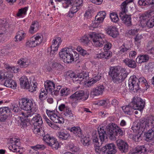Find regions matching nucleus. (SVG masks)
I'll use <instances>...</instances> for the list:
<instances>
[{
    "instance_id": "42",
    "label": "nucleus",
    "mask_w": 154,
    "mask_h": 154,
    "mask_svg": "<svg viewBox=\"0 0 154 154\" xmlns=\"http://www.w3.org/2000/svg\"><path fill=\"white\" fill-rule=\"evenodd\" d=\"M101 22H99V21L97 20V19H95L94 21H93L92 23L90 25L89 28L90 29L93 30L95 28L100 27V23Z\"/></svg>"
},
{
    "instance_id": "36",
    "label": "nucleus",
    "mask_w": 154,
    "mask_h": 154,
    "mask_svg": "<svg viewBox=\"0 0 154 154\" xmlns=\"http://www.w3.org/2000/svg\"><path fill=\"white\" fill-rule=\"evenodd\" d=\"M106 14L104 11H101L97 13L95 17V19L99 22L102 23L106 17Z\"/></svg>"
},
{
    "instance_id": "14",
    "label": "nucleus",
    "mask_w": 154,
    "mask_h": 154,
    "mask_svg": "<svg viewBox=\"0 0 154 154\" xmlns=\"http://www.w3.org/2000/svg\"><path fill=\"white\" fill-rule=\"evenodd\" d=\"M61 42L62 41L60 37L54 39L52 41V44L51 48L48 49V54L51 56L55 54L57 52L58 48Z\"/></svg>"
},
{
    "instance_id": "23",
    "label": "nucleus",
    "mask_w": 154,
    "mask_h": 154,
    "mask_svg": "<svg viewBox=\"0 0 154 154\" xmlns=\"http://www.w3.org/2000/svg\"><path fill=\"white\" fill-rule=\"evenodd\" d=\"M43 140L48 144H59V143L56 138L50 136L48 134L44 135Z\"/></svg>"
},
{
    "instance_id": "56",
    "label": "nucleus",
    "mask_w": 154,
    "mask_h": 154,
    "mask_svg": "<svg viewBox=\"0 0 154 154\" xmlns=\"http://www.w3.org/2000/svg\"><path fill=\"white\" fill-rule=\"evenodd\" d=\"M139 29L137 28L131 29L129 30L127 32L128 34L131 35H134L138 32Z\"/></svg>"
},
{
    "instance_id": "48",
    "label": "nucleus",
    "mask_w": 154,
    "mask_h": 154,
    "mask_svg": "<svg viewBox=\"0 0 154 154\" xmlns=\"http://www.w3.org/2000/svg\"><path fill=\"white\" fill-rule=\"evenodd\" d=\"M76 50L80 54L83 56H87L89 54L86 51L83 49L82 47L80 46L77 47L76 49Z\"/></svg>"
},
{
    "instance_id": "29",
    "label": "nucleus",
    "mask_w": 154,
    "mask_h": 154,
    "mask_svg": "<svg viewBox=\"0 0 154 154\" xmlns=\"http://www.w3.org/2000/svg\"><path fill=\"white\" fill-rule=\"evenodd\" d=\"M32 121L34 126L41 125L43 123L42 117L39 114L35 115L32 119Z\"/></svg>"
},
{
    "instance_id": "27",
    "label": "nucleus",
    "mask_w": 154,
    "mask_h": 154,
    "mask_svg": "<svg viewBox=\"0 0 154 154\" xmlns=\"http://www.w3.org/2000/svg\"><path fill=\"white\" fill-rule=\"evenodd\" d=\"M28 117L22 115L20 114V123L19 126L21 128L24 129L27 126V125L29 123V119H27Z\"/></svg>"
},
{
    "instance_id": "12",
    "label": "nucleus",
    "mask_w": 154,
    "mask_h": 154,
    "mask_svg": "<svg viewBox=\"0 0 154 154\" xmlns=\"http://www.w3.org/2000/svg\"><path fill=\"white\" fill-rule=\"evenodd\" d=\"M89 36L93 40L94 45L99 47L103 45L104 43L103 38L105 37L104 34L93 32L90 34Z\"/></svg>"
},
{
    "instance_id": "2",
    "label": "nucleus",
    "mask_w": 154,
    "mask_h": 154,
    "mask_svg": "<svg viewBox=\"0 0 154 154\" xmlns=\"http://www.w3.org/2000/svg\"><path fill=\"white\" fill-rule=\"evenodd\" d=\"M109 74L113 82L118 83L121 82L126 78L128 73L125 68L117 66L111 67Z\"/></svg>"
},
{
    "instance_id": "24",
    "label": "nucleus",
    "mask_w": 154,
    "mask_h": 154,
    "mask_svg": "<svg viewBox=\"0 0 154 154\" xmlns=\"http://www.w3.org/2000/svg\"><path fill=\"white\" fill-rule=\"evenodd\" d=\"M101 76L100 74H97L96 76H94L90 80L87 81L88 79L85 80L83 85L85 87H89L99 81L100 79Z\"/></svg>"
},
{
    "instance_id": "3",
    "label": "nucleus",
    "mask_w": 154,
    "mask_h": 154,
    "mask_svg": "<svg viewBox=\"0 0 154 154\" xmlns=\"http://www.w3.org/2000/svg\"><path fill=\"white\" fill-rule=\"evenodd\" d=\"M59 55L64 62L67 63L73 62L75 58L78 59L79 56L78 53L74 51L72 47L62 49L59 52Z\"/></svg>"
},
{
    "instance_id": "55",
    "label": "nucleus",
    "mask_w": 154,
    "mask_h": 154,
    "mask_svg": "<svg viewBox=\"0 0 154 154\" xmlns=\"http://www.w3.org/2000/svg\"><path fill=\"white\" fill-rule=\"evenodd\" d=\"M63 112L64 115L67 117L71 118L73 116V114L72 113L71 109L68 107Z\"/></svg>"
},
{
    "instance_id": "57",
    "label": "nucleus",
    "mask_w": 154,
    "mask_h": 154,
    "mask_svg": "<svg viewBox=\"0 0 154 154\" xmlns=\"http://www.w3.org/2000/svg\"><path fill=\"white\" fill-rule=\"evenodd\" d=\"M8 141L10 143L15 144L19 143L20 142V140L17 137H13L10 138Z\"/></svg>"
},
{
    "instance_id": "6",
    "label": "nucleus",
    "mask_w": 154,
    "mask_h": 154,
    "mask_svg": "<svg viewBox=\"0 0 154 154\" xmlns=\"http://www.w3.org/2000/svg\"><path fill=\"white\" fill-rule=\"evenodd\" d=\"M55 2H61L62 7L64 8H67L70 5L71 7L68 12L65 14V16L67 17L72 18L80 8L81 6L73 3V0H55Z\"/></svg>"
},
{
    "instance_id": "39",
    "label": "nucleus",
    "mask_w": 154,
    "mask_h": 154,
    "mask_svg": "<svg viewBox=\"0 0 154 154\" xmlns=\"http://www.w3.org/2000/svg\"><path fill=\"white\" fill-rule=\"evenodd\" d=\"M57 134L59 138L63 140L67 139L70 136L69 133L66 131H59Z\"/></svg>"
},
{
    "instance_id": "61",
    "label": "nucleus",
    "mask_w": 154,
    "mask_h": 154,
    "mask_svg": "<svg viewBox=\"0 0 154 154\" xmlns=\"http://www.w3.org/2000/svg\"><path fill=\"white\" fill-rule=\"evenodd\" d=\"M48 125L50 127H51L54 129L59 130L60 129V127L59 125L52 123L51 121Z\"/></svg>"
},
{
    "instance_id": "43",
    "label": "nucleus",
    "mask_w": 154,
    "mask_h": 154,
    "mask_svg": "<svg viewBox=\"0 0 154 154\" xmlns=\"http://www.w3.org/2000/svg\"><path fill=\"white\" fill-rule=\"evenodd\" d=\"M61 89L60 94L61 96H67L70 93V89L67 88L65 87Z\"/></svg>"
},
{
    "instance_id": "21",
    "label": "nucleus",
    "mask_w": 154,
    "mask_h": 154,
    "mask_svg": "<svg viewBox=\"0 0 154 154\" xmlns=\"http://www.w3.org/2000/svg\"><path fill=\"white\" fill-rule=\"evenodd\" d=\"M76 77L74 82L81 84H83L85 81L88 79L89 78L88 73L87 72L78 74Z\"/></svg>"
},
{
    "instance_id": "46",
    "label": "nucleus",
    "mask_w": 154,
    "mask_h": 154,
    "mask_svg": "<svg viewBox=\"0 0 154 154\" xmlns=\"http://www.w3.org/2000/svg\"><path fill=\"white\" fill-rule=\"evenodd\" d=\"M108 154H114L116 152L114 145H106Z\"/></svg>"
},
{
    "instance_id": "58",
    "label": "nucleus",
    "mask_w": 154,
    "mask_h": 154,
    "mask_svg": "<svg viewBox=\"0 0 154 154\" xmlns=\"http://www.w3.org/2000/svg\"><path fill=\"white\" fill-rule=\"evenodd\" d=\"M31 148L35 150H44L45 147L44 146V145H36L35 146H32Z\"/></svg>"
},
{
    "instance_id": "31",
    "label": "nucleus",
    "mask_w": 154,
    "mask_h": 154,
    "mask_svg": "<svg viewBox=\"0 0 154 154\" xmlns=\"http://www.w3.org/2000/svg\"><path fill=\"white\" fill-rule=\"evenodd\" d=\"M32 38V40H34L38 45L40 44L42 42L43 40L42 34L40 33H38L34 35Z\"/></svg>"
},
{
    "instance_id": "38",
    "label": "nucleus",
    "mask_w": 154,
    "mask_h": 154,
    "mask_svg": "<svg viewBox=\"0 0 154 154\" xmlns=\"http://www.w3.org/2000/svg\"><path fill=\"white\" fill-rule=\"evenodd\" d=\"M146 141H148L154 138V130L151 129L149 130L144 134Z\"/></svg>"
},
{
    "instance_id": "53",
    "label": "nucleus",
    "mask_w": 154,
    "mask_h": 154,
    "mask_svg": "<svg viewBox=\"0 0 154 154\" xmlns=\"http://www.w3.org/2000/svg\"><path fill=\"white\" fill-rule=\"evenodd\" d=\"M10 150L14 152H20L19 146L17 145H10L8 147Z\"/></svg>"
},
{
    "instance_id": "11",
    "label": "nucleus",
    "mask_w": 154,
    "mask_h": 154,
    "mask_svg": "<svg viewBox=\"0 0 154 154\" xmlns=\"http://www.w3.org/2000/svg\"><path fill=\"white\" fill-rule=\"evenodd\" d=\"M44 86L45 90L48 93H51L53 96H57L59 94V91L61 88V85H56L55 87L54 82L49 80L45 82Z\"/></svg>"
},
{
    "instance_id": "50",
    "label": "nucleus",
    "mask_w": 154,
    "mask_h": 154,
    "mask_svg": "<svg viewBox=\"0 0 154 154\" xmlns=\"http://www.w3.org/2000/svg\"><path fill=\"white\" fill-rule=\"evenodd\" d=\"M47 92L44 89L41 90L39 95V98L41 100H44L47 97Z\"/></svg>"
},
{
    "instance_id": "4",
    "label": "nucleus",
    "mask_w": 154,
    "mask_h": 154,
    "mask_svg": "<svg viewBox=\"0 0 154 154\" xmlns=\"http://www.w3.org/2000/svg\"><path fill=\"white\" fill-rule=\"evenodd\" d=\"M144 105L143 100L139 97L134 98L132 100L130 106H123L122 109L124 112L127 114H131L132 109L138 110L140 111L143 110Z\"/></svg>"
},
{
    "instance_id": "40",
    "label": "nucleus",
    "mask_w": 154,
    "mask_h": 154,
    "mask_svg": "<svg viewBox=\"0 0 154 154\" xmlns=\"http://www.w3.org/2000/svg\"><path fill=\"white\" fill-rule=\"evenodd\" d=\"M149 59V57L147 55H140L137 58L136 60L139 63H141L147 61Z\"/></svg>"
},
{
    "instance_id": "20",
    "label": "nucleus",
    "mask_w": 154,
    "mask_h": 154,
    "mask_svg": "<svg viewBox=\"0 0 154 154\" xmlns=\"http://www.w3.org/2000/svg\"><path fill=\"white\" fill-rule=\"evenodd\" d=\"M10 110L7 107L0 108V122H4L7 119L8 115L10 114Z\"/></svg>"
},
{
    "instance_id": "22",
    "label": "nucleus",
    "mask_w": 154,
    "mask_h": 154,
    "mask_svg": "<svg viewBox=\"0 0 154 154\" xmlns=\"http://www.w3.org/2000/svg\"><path fill=\"white\" fill-rule=\"evenodd\" d=\"M97 53L94 56L96 58L99 59H108L110 58L112 54V52L109 51H105L103 53H99V51L96 52Z\"/></svg>"
},
{
    "instance_id": "18",
    "label": "nucleus",
    "mask_w": 154,
    "mask_h": 154,
    "mask_svg": "<svg viewBox=\"0 0 154 154\" xmlns=\"http://www.w3.org/2000/svg\"><path fill=\"white\" fill-rule=\"evenodd\" d=\"M105 89V87L103 85H99L95 88L91 89L90 95L93 97L101 95L103 94Z\"/></svg>"
},
{
    "instance_id": "15",
    "label": "nucleus",
    "mask_w": 154,
    "mask_h": 154,
    "mask_svg": "<svg viewBox=\"0 0 154 154\" xmlns=\"http://www.w3.org/2000/svg\"><path fill=\"white\" fill-rule=\"evenodd\" d=\"M9 26L5 19L0 20V42H2L4 41L5 34L8 29Z\"/></svg>"
},
{
    "instance_id": "8",
    "label": "nucleus",
    "mask_w": 154,
    "mask_h": 154,
    "mask_svg": "<svg viewBox=\"0 0 154 154\" xmlns=\"http://www.w3.org/2000/svg\"><path fill=\"white\" fill-rule=\"evenodd\" d=\"M31 85L30 86L29 81L26 76H23L19 79L20 84L21 88L23 89H29L31 92L35 91L37 86V83L34 82V78L31 76L30 78Z\"/></svg>"
},
{
    "instance_id": "49",
    "label": "nucleus",
    "mask_w": 154,
    "mask_h": 154,
    "mask_svg": "<svg viewBox=\"0 0 154 154\" xmlns=\"http://www.w3.org/2000/svg\"><path fill=\"white\" fill-rule=\"evenodd\" d=\"M130 47L129 45L126 44H124L120 47L119 53L120 54H122L125 53L128 49Z\"/></svg>"
},
{
    "instance_id": "7",
    "label": "nucleus",
    "mask_w": 154,
    "mask_h": 154,
    "mask_svg": "<svg viewBox=\"0 0 154 154\" xmlns=\"http://www.w3.org/2000/svg\"><path fill=\"white\" fill-rule=\"evenodd\" d=\"M146 124V122L144 121H141L132 128L133 132L135 133L133 137L134 141H138L141 139V135L147 129L148 125Z\"/></svg>"
},
{
    "instance_id": "44",
    "label": "nucleus",
    "mask_w": 154,
    "mask_h": 154,
    "mask_svg": "<svg viewBox=\"0 0 154 154\" xmlns=\"http://www.w3.org/2000/svg\"><path fill=\"white\" fill-rule=\"evenodd\" d=\"M110 17L111 21L114 23H117L119 20V18L117 13L112 12L110 14Z\"/></svg>"
},
{
    "instance_id": "28",
    "label": "nucleus",
    "mask_w": 154,
    "mask_h": 154,
    "mask_svg": "<svg viewBox=\"0 0 154 154\" xmlns=\"http://www.w3.org/2000/svg\"><path fill=\"white\" fill-rule=\"evenodd\" d=\"M94 148L95 152L98 154H105L107 151L106 145L104 146L102 145H95Z\"/></svg>"
},
{
    "instance_id": "64",
    "label": "nucleus",
    "mask_w": 154,
    "mask_h": 154,
    "mask_svg": "<svg viewBox=\"0 0 154 154\" xmlns=\"http://www.w3.org/2000/svg\"><path fill=\"white\" fill-rule=\"evenodd\" d=\"M68 107L66 106L63 104H61L58 107L59 110L60 111H63L64 112L66 109H67Z\"/></svg>"
},
{
    "instance_id": "63",
    "label": "nucleus",
    "mask_w": 154,
    "mask_h": 154,
    "mask_svg": "<svg viewBox=\"0 0 154 154\" xmlns=\"http://www.w3.org/2000/svg\"><path fill=\"white\" fill-rule=\"evenodd\" d=\"M81 143L83 144H89L88 143L89 142V138L87 137H84L81 139Z\"/></svg>"
},
{
    "instance_id": "60",
    "label": "nucleus",
    "mask_w": 154,
    "mask_h": 154,
    "mask_svg": "<svg viewBox=\"0 0 154 154\" xmlns=\"http://www.w3.org/2000/svg\"><path fill=\"white\" fill-rule=\"evenodd\" d=\"M67 75L71 78L72 79L74 82H75V79L77 74H76L74 72L70 71L68 72Z\"/></svg>"
},
{
    "instance_id": "19",
    "label": "nucleus",
    "mask_w": 154,
    "mask_h": 154,
    "mask_svg": "<svg viewBox=\"0 0 154 154\" xmlns=\"http://www.w3.org/2000/svg\"><path fill=\"white\" fill-rule=\"evenodd\" d=\"M106 33L110 36L115 38L119 35L118 29L114 26H109L105 28Z\"/></svg>"
},
{
    "instance_id": "54",
    "label": "nucleus",
    "mask_w": 154,
    "mask_h": 154,
    "mask_svg": "<svg viewBox=\"0 0 154 154\" xmlns=\"http://www.w3.org/2000/svg\"><path fill=\"white\" fill-rule=\"evenodd\" d=\"M119 150L122 152H125L128 150V145H117Z\"/></svg>"
},
{
    "instance_id": "25",
    "label": "nucleus",
    "mask_w": 154,
    "mask_h": 154,
    "mask_svg": "<svg viewBox=\"0 0 154 154\" xmlns=\"http://www.w3.org/2000/svg\"><path fill=\"white\" fill-rule=\"evenodd\" d=\"M144 19H143V20H141L140 22V25L143 28L147 27L151 28L154 26V15L151 17L147 22Z\"/></svg>"
},
{
    "instance_id": "26",
    "label": "nucleus",
    "mask_w": 154,
    "mask_h": 154,
    "mask_svg": "<svg viewBox=\"0 0 154 154\" xmlns=\"http://www.w3.org/2000/svg\"><path fill=\"white\" fill-rule=\"evenodd\" d=\"M4 85L6 87L15 89L17 86V84L16 82L12 79V78L5 80Z\"/></svg>"
},
{
    "instance_id": "30",
    "label": "nucleus",
    "mask_w": 154,
    "mask_h": 154,
    "mask_svg": "<svg viewBox=\"0 0 154 154\" xmlns=\"http://www.w3.org/2000/svg\"><path fill=\"white\" fill-rule=\"evenodd\" d=\"M39 25L38 22L36 21L32 22L30 26L29 32L31 34H33L38 30Z\"/></svg>"
},
{
    "instance_id": "17",
    "label": "nucleus",
    "mask_w": 154,
    "mask_h": 154,
    "mask_svg": "<svg viewBox=\"0 0 154 154\" xmlns=\"http://www.w3.org/2000/svg\"><path fill=\"white\" fill-rule=\"evenodd\" d=\"M128 85L131 90H137L139 88L138 79L135 75L131 76L128 80Z\"/></svg>"
},
{
    "instance_id": "5",
    "label": "nucleus",
    "mask_w": 154,
    "mask_h": 154,
    "mask_svg": "<svg viewBox=\"0 0 154 154\" xmlns=\"http://www.w3.org/2000/svg\"><path fill=\"white\" fill-rule=\"evenodd\" d=\"M19 102L21 108L28 112H22L21 115L27 117H31L35 112L33 106V103L31 100L26 98H22Z\"/></svg>"
},
{
    "instance_id": "32",
    "label": "nucleus",
    "mask_w": 154,
    "mask_h": 154,
    "mask_svg": "<svg viewBox=\"0 0 154 154\" xmlns=\"http://www.w3.org/2000/svg\"><path fill=\"white\" fill-rule=\"evenodd\" d=\"M30 60L27 58H21L17 61V63L20 67H27L30 64Z\"/></svg>"
},
{
    "instance_id": "59",
    "label": "nucleus",
    "mask_w": 154,
    "mask_h": 154,
    "mask_svg": "<svg viewBox=\"0 0 154 154\" xmlns=\"http://www.w3.org/2000/svg\"><path fill=\"white\" fill-rule=\"evenodd\" d=\"M41 125L34 126L33 129V132L36 134L39 135L40 131V126Z\"/></svg>"
},
{
    "instance_id": "41",
    "label": "nucleus",
    "mask_w": 154,
    "mask_h": 154,
    "mask_svg": "<svg viewBox=\"0 0 154 154\" xmlns=\"http://www.w3.org/2000/svg\"><path fill=\"white\" fill-rule=\"evenodd\" d=\"M28 9V7H25L19 9L17 14V16L20 18L23 17L26 14Z\"/></svg>"
},
{
    "instance_id": "62",
    "label": "nucleus",
    "mask_w": 154,
    "mask_h": 154,
    "mask_svg": "<svg viewBox=\"0 0 154 154\" xmlns=\"http://www.w3.org/2000/svg\"><path fill=\"white\" fill-rule=\"evenodd\" d=\"M11 109L14 112H17L19 110V108L17 104L14 103L11 106Z\"/></svg>"
},
{
    "instance_id": "13",
    "label": "nucleus",
    "mask_w": 154,
    "mask_h": 154,
    "mask_svg": "<svg viewBox=\"0 0 154 154\" xmlns=\"http://www.w3.org/2000/svg\"><path fill=\"white\" fill-rule=\"evenodd\" d=\"M46 112L50 119L54 123L61 124L64 122L63 118L59 115L56 111L46 109Z\"/></svg>"
},
{
    "instance_id": "37",
    "label": "nucleus",
    "mask_w": 154,
    "mask_h": 154,
    "mask_svg": "<svg viewBox=\"0 0 154 154\" xmlns=\"http://www.w3.org/2000/svg\"><path fill=\"white\" fill-rule=\"evenodd\" d=\"M146 151V150L145 146L144 145H142L136 147L134 151L133 152H130L128 154H140L141 153L145 152Z\"/></svg>"
},
{
    "instance_id": "1",
    "label": "nucleus",
    "mask_w": 154,
    "mask_h": 154,
    "mask_svg": "<svg viewBox=\"0 0 154 154\" xmlns=\"http://www.w3.org/2000/svg\"><path fill=\"white\" fill-rule=\"evenodd\" d=\"M106 127V130L109 135V138L112 140L116 139V137L118 133L122 135L123 132L122 130L116 124L113 123H110L107 126H103L102 125H100L98 128V131L100 140L103 142L106 141L107 139L106 131L104 130Z\"/></svg>"
},
{
    "instance_id": "45",
    "label": "nucleus",
    "mask_w": 154,
    "mask_h": 154,
    "mask_svg": "<svg viewBox=\"0 0 154 154\" xmlns=\"http://www.w3.org/2000/svg\"><path fill=\"white\" fill-rule=\"evenodd\" d=\"M141 121H144L146 122V124L148 125L147 128L149 126L154 127V116H151L149 117L148 120H142Z\"/></svg>"
},
{
    "instance_id": "35",
    "label": "nucleus",
    "mask_w": 154,
    "mask_h": 154,
    "mask_svg": "<svg viewBox=\"0 0 154 154\" xmlns=\"http://www.w3.org/2000/svg\"><path fill=\"white\" fill-rule=\"evenodd\" d=\"M66 147L67 149L72 152L79 153L81 151L78 145H67Z\"/></svg>"
},
{
    "instance_id": "16",
    "label": "nucleus",
    "mask_w": 154,
    "mask_h": 154,
    "mask_svg": "<svg viewBox=\"0 0 154 154\" xmlns=\"http://www.w3.org/2000/svg\"><path fill=\"white\" fill-rule=\"evenodd\" d=\"M88 95V93H85L83 91H76L70 96V98L75 101H83L87 99Z\"/></svg>"
},
{
    "instance_id": "33",
    "label": "nucleus",
    "mask_w": 154,
    "mask_h": 154,
    "mask_svg": "<svg viewBox=\"0 0 154 154\" xmlns=\"http://www.w3.org/2000/svg\"><path fill=\"white\" fill-rule=\"evenodd\" d=\"M71 132H72L76 136L80 137L82 135V133L80 128L79 127H74L68 129Z\"/></svg>"
},
{
    "instance_id": "52",
    "label": "nucleus",
    "mask_w": 154,
    "mask_h": 154,
    "mask_svg": "<svg viewBox=\"0 0 154 154\" xmlns=\"http://www.w3.org/2000/svg\"><path fill=\"white\" fill-rule=\"evenodd\" d=\"M80 41L84 45H87L89 43V40L86 35H84L80 39Z\"/></svg>"
},
{
    "instance_id": "10",
    "label": "nucleus",
    "mask_w": 154,
    "mask_h": 154,
    "mask_svg": "<svg viewBox=\"0 0 154 154\" xmlns=\"http://www.w3.org/2000/svg\"><path fill=\"white\" fill-rule=\"evenodd\" d=\"M5 70L0 71V79L2 81L9 79L13 77L12 73H17L19 69L13 66L6 65Z\"/></svg>"
},
{
    "instance_id": "34",
    "label": "nucleus",
    "mask_w": 154,
    "mask_h": 154,
    "mask_svg": "<svg viewBox=\"0 0 154 154\" xmlns=\"http://www.w3.org/2000/svg\"><path fill=\"white\" fill-rule=\"evenodd\" d=\"M26 35V34L24 31L20 30L18 31L15 36L16 41L19 42L23 40Z\"/></svg>"
},
{
    "instance_id": "9",
    "label": "nucleus",
    "mask_w": 154,
    "mask_h": 154,
    "mask_svg": "<svg viewBox=\"0 0 154 154\" xmlns=\"http://www.w3.org/2000/svg\"><path fill=\"white\" fill-rule=\"evenodd\" d=\"M133 2V0H126L121 5V8L122 12L120 14V17L122 22L127 26L131 25V17L130 16L125 14V13L126 10L127 5Z\"/></svg>"
},
{
    "instance_id": "47",
    "label": "nucleus",
    "mask_w": 154,
    "mask_h": 154,
    "mask_svg": "<svg viewBox=\"0 0 154 154\" xmlns=\"http://www.w3.org/2000/svg\"><path fill=\"white\" fill-rule=\"evenodd\" d=\"M52 68L53 69H55V70L59 72L62 70L64 68L63 66L57 63H55L52 64ZM57 72L59 73V72Z\"/></svg>"
},
{
    "instance_id": "51",
    "label": "nucleus",
    "mask_w": 154,
    "mask_h": 154,
    "mask_svg": "<svg viewBox=\"0 0 154 154\" xmlns=\"http://www.w3.org/2000/svg\"><path fill=\"white\" fill-rule=\"evenodd\" d=\"M26 46L30 48L35 47L38 45L32 37L26 43Z\"/></svg>"
}]
</instances>
